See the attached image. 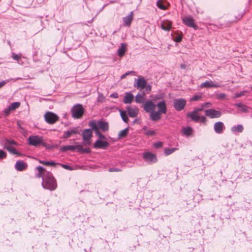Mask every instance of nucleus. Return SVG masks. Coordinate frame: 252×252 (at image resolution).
<instances>
[{"label": "nucleus", "mask_w": 252, "mask_h": 252, "mask_svg": "<svg viewBox=\"0 0 252 252\" xmlns=\"http://www.w3.org/2000/svg\"><path fill=\"white\" fill-rule=\"evenodd\" d=\"M174 40L177 42H180L182 40V35L178 33L176 37H174Z\"/></svg>", "instance_id": "obj_43"}, {"label": "nucleus", "mask_w": 252, "mask_h": 252, "mask_svg": "<svg viewBox=\"0 0 252 252\" xmlns=\"http://www.w3.org/2000/svg\"><path fill=\"white\" fill-rule=\"evenodd\" d=\"M177 150H178V149L176 148L171 149L165 148L164 149V154L166 156H168Z\"/></svg>", "instance_id": "obj_36"}, {"label": "nucleus", "mask_w": 252, "mask_h": 252, "mask_svg": "<svg viewBox=\"0 0 252 252\" xmlns=\"http://www.w3.org/2000/svg\"><path fill=\"white\" fill-rule=\"evenodd\" d=\"M108 171L110 172H121L122 171V170L120 168H110L109 169Z\"/></svg>", "instance_id": "obj_48"}, {"label": "nucleus", "mask_w": 252, "mask_h": 252, "mask_svg": "<svg viewBox=\"0 0 252 252\" xmlns=\"http://www.w3.org/2000/svg\"><path fill=\"white\" fill-rule=\"evenodd\" d=\"M154 146L156 148H160L162 146V143L161 142L159 141L157 143H155L154 144Z\"/></svg>", "instance_id": "obj_49"}, {"label": "nucleus", "mask_w": 252, "mask_h": 252, "mask_svg": "<svg viewBox=\"0 0 252 252\" xmlns=\"http://www.w3.org/2000/svg\"><path fill=\"white\" fill-rule=\"evenodd\" d=\"M120 115L123 121L125 123H127L128 121V118L127 117L126 112L124 111H121Z\"/></svg>", "instance_id": "obj_37"}, {"label": "nucleus", "mask_w": 252, "mask_h": 252, "mask_svg": "<svg viewBox=\"0 0 252 252\" xmlns=\"http://www.w3.org/2000/svg\"><path fill=\"white\" fill-rule=\"evenodd\" d=\"M135 72L134 71H129L125 73V75H128L130 74H134Z\"/></svg>", "instance_id": "obj_62"}, {"label": "nucleus", "mask_w": 252, "mask_h": 252, "mask_svg": "<svg viewBox=\"0 0 252 252\" xmlns=\"http://www.w3.org/2000/svg\"><path fill=\"white\" fill-rule=\"evenodd\" d=\"M78 146H80V149H78V151L79 152L81 153H89L91 152L90 149L89 148H83V146L81 145H78Z\"/></svg>", "instance_id": "obj_38"}, {"label": "nucleus", "mask_w": 252, "mask_h": 252, "mask_svg": "<svg viewBox=\"0 0 252 252\" xmlns=\"http://www.w3.org/2000/svg\"><path fill=\"white\" fill-rule=\"evenodd\" d=\"M126 44L125 43H121V47L118 49V54L120 57H123L126 51Z\"/></svg>", "instance_id": "obj_30"}, {"label": "nucleus", "mask_w": 252, "mask_h": 252, "mask_svg": "<svg viewBox=\"0 0 252 252\" xmlns=\"http://www.w3.org/2000/svg\"><path fill=\"white\" fill-rule=\"evenodd\" d=\"M248 91H242L240 93H236L235 94V95H234V98H238V97H240L241 96L244 95L245 94V93H247Z\"/></svg>", "instance_id": "obj_42"}, {"label": "nucleus", "mask_w": 252, "mask_h": 252, "mask_svg": "<svg viewBox=\"0 0 252 252\" xmlns=\"http://www.w3.org/2000/svg\"><path fill=\"white\" fill-rule=\"evenodd\" d=\"M132 20L133 17H124L123 18L124 25L126 26H129Z\"/></svg>", "instance_id": "obj_33"}, {"label": "nucleus", "mask_w": 252, "mask_h": 252, "mask_svg": "<svg viewBox=\"0 0 252 252\" xmlns=\"http://www.w3.org/2000/svg\"><path fill=\"white\" fill-rule=\"evenodd\" d=\"M157 6L159 9L165 10L169 7V3L166 0H158L157 2Z\"/></svg>", "instance_id": "obj_19"}, {"label": "nucleus", "mask_w": 252, "mask_h": 252, "mask_svg": "<svg viewBox=\"0 0 252 252\" xmlns=\"http://www.w3.org/2000/svg\"><path fill=\"white\" fill-rule=\"evenodd\" d=\"M45 121L49 124H55L57 122L59 118L55 114L51 112H47L44 115Z\"/></svg>", "instance_id": "obj_4"}, {"label": "nucleus", "mask_w": 252, "mask_h": 252, "mask_svg": "<svg viewBox=\"0 0 252 252\" xmlns=\"http://www.w3.org/2000/svg\"><path fill=\"white\" fill-rule=\"evenodd\" d=\"M9 80L7 81H2L1 82H0V88L3 87L4 85L6 84L7 82H8Z\"/></svg>", "instance_id": "obj_61"}, {"label": "nucleus", "mask_w": 252, "mask_h": 252, "mask_svg": "<svg viewBox=\"0 0 252 252\" xmlns=\"http://www.w3.org/2000/svg\"><path fill=\"white\" fill-rule=\"evenodd\" d=\"M36 169L38 171V173L36 175V177L39 178L42 177V180H43V177L45 176L46 173L47 172H49V171H47L45 168L40 166H37Z\"/></svg>", "instance_id": "obj_22"}, {"label": "nucleus", "mask_w": 252, "mask_h": 252, "mask_svg": "<svg viewBox=\"0 0 252 252\" xmlns=\"http://www.w3.org/2000/svg\"><path fill=\"white\" fill-rule=\"evenodd\" d=\"M234 106L239 108L242 112L247 113L248 112V107L242 103H235Z\"/></svg>", "instance_id": "obj_31"}, {"label": "nucleus", "mask_w": 252, "mask_h": 252, "mask_svg": "<svg viewBox=\"0 0 252 252\" xmlns=\"http://www.w3.org/2000/svg\"><path fill=\"white\" fill-rule=\"evenodd\" d=\"M164 94L163 93H160L155 95L152 94L150 95V97L153 101H157L158 100L163 99L164 97Z\"/></svg>", "instance_id": "obj_32"}, {"label": "nucleus", "mask_w": 252, "mask_h": 252, "mask_svg": "<svg viewBox=\"0 0 252 252\" xmlns=\"http://www.w3.org/2000/svg\"><path fill=\"white\" fill-rule=\"evenodd\" d=\"M156 106L158 108V112L161 114H165L166 113L167 108L165 100H162V101L158 102Z\"/></svg>", "instance_id": "obj_15"}, {"label": "nucleus", "mask_w": 252, "mask_h": 252, "mask_svg": "<svg viewBox=\"0 0 252 252\" xmlns=\"http://www.w3.org/2000/svg\"><path fill=\"white\" fill-rule=\"evenodd\" d=\"M46 163H47V165H50V166H55L57 164L53 161H47V162Z\"/></svg>", "instance_id": "obj_56"}, {"label": "nucleus", "mask_w": 252, "mask_h": 252, "mask_svg": "<svg viewBox=\"0 0 252 252\" xmlns=\"http://www.w3.org/2000/svg\"><path fill=\"white\" fill-rule=\"evenodd\" d=\"M105 97L102 94H99L98 97V101L102 102Z\"/></svg>", "instance_id": "obj_53"}, {"label": "nucleus", "mask_w": 252, "mask_h": 252, "mask_svg": "<svg viewBox=\"0 0 252 252\" xmlns=\"http://www.w3.org/2000/svg\"><path fill=\"white\" fill-rule=\"evenodd\" d=\"M126 110L127 111L128 115L132 118L136 117L139 112V110L137 107H131L130 106H127Z\"/></svg>", "instance_id": "obj_18"}, {"label": "nucleus", "mask_w": 252, "mask_h": 252, "mask_svg": "<svg viewBox=\"0 0 252 252\" xmlns=\"http://www.w3.org/2000/svg\"><path fill=\"white\" fill-rule=\"evenodd\" d=\"M98 139H100L101 140H105L106 139V137L105 136L103 135V134H101L99 137H98Z\"/></svg>", "instance_id": "obj_63"}, {"label": "nucleus", "mask_w": 252, "mask_h": 252, "mask_svg": "<svg viewBox=\"0 0 252 252\" xmlns=\"http://www.w3.org/2000/svg\"><path fill=\"white\" fill-rule=\"evenodd\" d=\"M143 157L145 161L148 162L155 163L157 161V158L156 155L150 152L145 153L143 154Z\"/></svg>", "instance_id": "obj_12"}, {"label": "nucleus", "mask_w": 252, "mask_h": 252, "mask_svg": "<svg viewBox=\"0 0 252 252\" xmlns=\"http://www.w3.org/2000/svg\"><path fill=\"white\" fill-rule=\"evenodd\" d=\"M160 27L164 31H169L172 28V22L168 20H163L161 22Z\"/></svg>", "instance_id": "obj_21"}, {"label": "nucleus", "mask_w": 252, "mask_h": 252, "mask_svg": "<svg viewBox=\"0 0 252 252\" xmlns=\"http://www.w3.org/2000/svg\"><path fill=\"white\" fill-rule=\"evenodd\" d=\"M95 134L98 136V137L101 134V133L100 132L98 128L97 129L94 130Z\"/></svg>", "instance_id": "obj_60"}, {"label": "nucleus", "mask_w": 252, "mask_h": 252, "mask_svg": "<svg viewBox=\"0 0 252 252\" xmlns=\"http://www.w3.org/2000/svg\"><path fill=\"white\" fill-rule=\"evenodd\" d=\"M27 164L23 160H18L15 165V169L19 171H22L27 169Z\"/></svg>", "instance_id": "obj_17"}, {"label": "nucleus", "mask_w": 252, "mask_h": 252, "mask_svg": "<svg viewBox=\"0 0 252 252\" xmlns=\"http://www.w3.org/2000/svg\"><path fill=\"white\" fill-rule=\"evenodd\" d=\"M89 126L93 130H95L98 128L97 123H96L95 120L90 121L89 123Z\"/></svg>", "instance_id": "obj_35"}, {"label": "nucleus", "mask_w": 252, "mask_h": 252, "mask_svg": "<svg viewBox=\"0 0 252 252\" xmlns=\"http://www.w3.org/2000/svg\"><path fill=\"white\" fill-rule=\"evenodd\" d=\"M128 128H126L122 130H121L119 133V136L120 137H126L128 133Z\"/></svg>", "instance_id": "obj_39"}, {"label": "nucleus", "mask_w": 252, "mask_h": 252, "mask_svg": "<svg viewBox=\"0 0 252 252\" xmlns=\"http://www.w3.org/2000/svg\"><path fill=\"white\" fill-rule=\"evenodd\" d=\"M95 134L98 136V137L101 134V133L100 132L98 128L97 129L94 130Z\"/></svg>", "instance_id": "obj_58"}, {"label": "nucleus", "mask_w": 252, "mask_h": 252, "mask_svg": "<svg viewBox=\"0 0 252 252\" xmlns=\"http://www.w3.org/2000/svg\"><path fill=\"white\" fill-rule=\"evenodd\" d=\"M79 133L80 130L78 127L71 128L69 130L63 132V138H67L73 134H77Z\"/></svg>", "instance_id": "obj_9"}, {"label": "nucleus", "mask_w": 252, "mask_h": 252, "mask_svg": "<svg viewBox=\"0 0 252 252\" xmlns=\"http://www.w3.org/2000/svg\"><path fill=\"white\" fill-rule=\"evenodd\" d=\"M95 134L98 136V137L101 134V133L100 132L98 128L97 129L94 130Z\"/></svg>", "instance_id": "obj_59"}, {"label": "nucleus", "mask_w": 252, "mask_h": 252, "mask_svg": "<svg viewBox=\"0 0 252 252\" xmlns=\"http://www.w3.org/2000/svg\"><path fill=\"white\" fill-rule=\"evenodd\" d=\"M199 121L203 123L204 124H206V118L205 116H201V117H200Z\"/></svg>", "instance_id": "obj_51"}, {"label": "nucleus", "mask_w": 252, "mask_h": 252, "mask_svg": "<svg viewBox=\"0 0 252 252\" xmlns=\"http://www.w3.org/2000/svg\"><path fill=\"white\" fill-rule=\"evenodd\" d=\"M244 129L243 126L242 125H238L237 126H234L232 127V131L233 132L238 131L239 132H242Z\"/></svg>", "instance_id": "obj_34"}, {"label": "nucleus", "mask_w": 252, "mask_h": 252, "mask_svg": "<svg viewBox=\"0 0 252 252\" xmlns=\"http://www.w3.org/2000/svg\"><path fill=\"white\" fill-rule=\"evenodd\" d=\"M42 187L50 190H54L57 187L56 179L53 177L51 172H47L43 177L42 182Z\"/></svg>", "instance_id": "obj_1"}, {"label": "nucleus", "mask_w": 252, "mask_h": 252, "mask_svg": "<svg viewBox=\"0 0 252 252\" xmlns=\"http://www.w3.org/2000/svg\"><path fill=\"white\" fill-rule=\"evenodd\" d=\"M61 165L64 168V169H67V170H70L71 169V167L67 165H66V164H61Z\"/></svg>", "instance_id": "obj_57"}, {"label": "nucleus", "mask_w": 252, "mask_h": 252, "mask_svg": "<svg viewBox=\"0 0 252 252\" xmlns=\"http://www.w3.org/2000/svg\"><path fill=\"white\" fill-rule=\"evenodd\" d=\"M221 86L219 84H215L212 81H206L200 84L201 88H219Z\"/></svg>", "instance_id": "obj_14"}, {"label": "nucleus", "mask_w": 252, "mask_h": 252, "mask_svg": "<svg viewBox=\"0 0 252 252\" xmlns=\"http://www.w3.org/2000/svg\"><path fill=\"white\" fill-rule=\"evenodd\" d=\"M226 95L223 93H220L217 94V97L219 99H224Z\"/></svg>", "instance_id": "obj_50"}, {"label": "nucleus", "mask_w": 252, "mask_h": 252, "mask_svg": "<svg viewBox=\"0 0 252 252\" xmlns=\"http://www.w3.org/2000/svg\"><path fill=\"white\" fill-rule=\"evenodd\" d=\"M214 127V130L217 133L220 134L222 133L224 126L222 122H218L215 123Z\"/></svg>", "instance_id": "obj_20"}, {"label": "nucleus", "mask_w": 252, "mask_h": 252, "mask_svg": "<svg viewBox=\"0 0 252 252\" xmlns=\"http://www.w3.org/2000/svg\"><path fill=\"white\" fill-rule=\"evenodd\" d=\"M146 91H147V93L149 94L151 91V86L150 85L146 86L145 87Z\"/></svg>", "instance_id": "obj_54"}, {"label": "nucleus", "mask_w": 252, "mask_h": 252, "mask_svg": "<svg viewBox=\"0 0 252 252\" xmlns=\"http://www.w3.org/2000/svg\"><path fill=\"white\" fill-rule=\"evenodd\" d=\"M208 104V103H205V104H204L202 105V107H201V108H195V109L193 110V111H194V112H196V113H198V114H199V113L200 111H202V110H203V107L205 106V105L206 104Z\"/></svg>", "instance_id": "obj_47"}, {"label": "nucleus", "mask_w": 252, "mask_h": 252, "mask_svg": "<svg viewBox=\"0 0 252 252\" xmlns=\"http://www.w3.org/2000/svg\"><path fill=\"white\" fill-rule=\"evenodd\" d=\"M156 105L152 100L147 101L143 106L144 110L147 113H151L155 110Z\"/></svg>", "instance_id": "obj_11"}, {"label": "nucleus", "mask_w": 252, "mask_h": 252, "mask_svg": "<svg viewBox=\"0 0 252 252\" xmlns=\"http://www.w3.org/2000/svg\"><path fill=\"white\" fill-rule=\"evenodd\" d=\"M109 143L106 141H103L100 139H97L94 144V147L95 149H106Z\"/></svg>", "instance_id": "obj_13"}, {"label": "nucleus", "mask_w": 252, "mask_h": 252, "mask_svg": "<svg viewBox=\"0 0 252 252\" xmlns=\"http://www.w3.org/2000/svg\"><path fill=\"white\" fill-rule=\"evenodd\" d=\"M186 105V100L184 98L175 99L173 102V106L178 111L182 110Z\"/></svg>", "instance_id": "obj_7"}, {"label": "nucleus", "mask_w": 252, "mask_h": 252, "mask_svg": "<svg viewBox=\"0 0 252 252\" xmlns=\"http://www.w3.org/2000/svg\"><path fill=\"white\" fill-rule=\"evenodd\" d=\"M182 20L184 24L187 26L192 28L194 30L197 29V26L195 25L194 20L191 17H183Z\"/></svg>", "instance_id": "obj_10"}, {"label": "nucleus", "mask_w": 252, "mask_h": 252, "mask_svg": "<svg viewBox=\"0 0 252 252\" xmlns=\"http://www.w3.org/2000/svg\"><path fill=\"white\" fill-rule=\"evenodd\" d=\"M28 140L29 144L32 146L45 145V143L43 142L42 138L38 136H31L29 137Z\"/></svg>", "instance_id": "obj_6"}, {"label": "nucleus", "mask_w": 252, "mask_h": 252, "mask_svg": "<svg viewBox=\"0 0 252 252\" xmlns=\"http://www.w3.org/2000/svg\"><path fill=\"white\" fill-rule=\"evenodd\" d=\"M118 96H119V95L117 93H114L112 94L110 96V97H112V98H117L118 97Z\"/></svg>", "instance_id": "obj_55"}, {"label": "nucleus", "mask_w": 252, "mask_h": 252, "mask_svg": "<svg viewBox=\"0 0 252 252\" xmlns=\"http://www.w3.org/2000/svg\"><path fill=\"white\" fill-rule=\"evenodd\" d=\"M161 113L159 112L153 111L150 113V118L152 121H157L160 119Z\"/></svg>", "instance_id": "obj_25"}, {"label": "nucleus", "mask_w": 252, "mask_h": 252, "mask_svg": "<svg viewBox=\"0 0 252 252\" xmlns=\"http://www.w3.org/2000/svg\"><path fill=\"white\" fill-rule=\"evenodd\" d=\"M17 145V142L14 140L6 139L5 141V144L3 148L4 149L7 150L11 154L20 156V154L19 153V152L17 151L14 147L12 146L13 145Z\"/></svg>", "instance_id": "obj_3"}, {"label": "nucleus", "mask_w": 252, "mask_h": 252, "mask_svg": "<svg viewBox=\"0 0 252 252\" xmlns=\"http://www.w3.org/2000/svg\"><path fill=\"white\" fill-rule=\"evenodd\" d=\"M193 129L190 126L183 127L182 129V134L186 137L191 136L193 134Z\"/></svg>", "instance_id": "obj_28"}, {"label": "nucleus", "mask_w": 252, "mask_h": 252, "mask_svg": "<svg viewBox=\"0 0 252 252\" xmlns=\"http://www.w3.org/2000/svg\"><path fill=\"white\" fill-rule=\"evenodd\" d=\"M133 95L131 93H126L123 99V102L125 104H130L133 101Z\"/></svg>", "instance_id": "obj_24"}, {"label": "nucleus", "mask_w": 252, "mask_h": 252, "mask_svg": "<svg viewBox=\"0 0 252 252\" xmlns=\"http://www.w3.org/2000/svg\"><path fill=\"white\" fill-rule=\"evenodd\" d=\"M98 127L102 129L104 132L108 130V124L107 122L98 121L97 122Z\"/></svg>", "instance_id": "obj_29"}, {"label": "nucleus", "mask_w": 252, "mask_h": 252, "mask_svg": "<svg viewBox=\"0 0 252 252\" xmlns=\"http://www.w3.org/2000/svg\"><path fill=\"white\" fill-rule=\"evenodd\" d=\"M12 110H14L16 109L19 108L20 106V103L19 102H15L12 103L11 105H9Z\"/></svg>", "instance_id": "obj_40"}, {"label": "nucleus", "mask_w": 252, "mask_h": 252, "mask_svg": "<svg viewBox=\"0 0 252 252\" xmlns=\"http://www.w3.org/2000/svg\"><path fill=\"white\" fill-rule=\"evenodd\" d=\"M12 111V109H11V108L10 107V106H9L7 108H6L4 110V112L5 113V115L6 116H7L11 112V111Z\"/></svg>", "instance_id": "obj_46"}, {"label": "nucleus", "mask_w": 252, "mask_h": 252, "mask_svg": "<svg viewBox=\"0 0 252 252\" xmlns=\"http://www.w3.org/2000/svg\"><path fill=\"white\" fill-rule=\"evenodd\" d=\"M187 117L189 118L191 121L198 122H199L200 116L198 113H196L194 111L187 113Z\"/></svg>", "instance_id": "obj_23"}, {"label": "nucleus", "mask_w": 252, "mask_h": 252, "mask_svg": "<svg viewBox=\"0 0 252 252\" xmlns=\"http://www.w3.org/2000/svg\"><path fill=\"white\" fill-rule=\"evenodd\" d=\"M205 114L211 119L219 118L221 115L220 111L213 109L205 110Z\"/></svg>", "instance_id": "obj_8"}, {"label": "nucleus", "mask_w": 252, "mask_h": 252, "mask_svg": "<svg viewBox=\"0 0 252 252\" xmlns=\"http://www.w3.org/2000/svg\"><path fill=\"white\" fill-rule=\"evenodd\" d=\"M146 135L148 136H152L156 134V132L152 130H147L145 133Z\"/></svg>", "instance_id": "obj_45"}, {"label": "nucleus", "mask_w": 252, "mask_h": 252, "mask_svg": "<svg viewBox=\"0 0 252 252\" xmlns=\"http://www.w3.org/2000/svg\"><path fill=\"white\" fill-rule=\"evenodd\" d=\"M201 98V96L200 95L195 94L191 98V101H197L200 99Z\"/></svg>", "instance_id": "obj_44"}, {"label": "nucleus", "mask_w": 252, "mask_h": 252, "mask_svg": "<svg viewBox=\"0 0 252 252\" xmlns=\"http://www.w3.org/2000/svg\"><path fill=\"white\" fill-rule=\"evenodd\" d=\"M145 92L142 93H138L135 96V100L137 103H143L145 102Z\"/></svg>", "instance_id": "obj_27"}, {"label": "nucleus", "mask_w": 252, "mask_h": 252, "mask_svg": "<svg viewBox=\"0 0 252 252\" xmlns=\"http://www.w3.org/2000/svg\"><path fill=\"white\" fill-rule=\"evenodd\" d=\"M81 147L78 146V145H66L62 147L61 150L63 152H65L66 151H74L75 150H77L78 151V149H80Z\"/></svg>", "instance_id": "obj_26"}, {"label": "nucleus", "mask_w": 252, "mask_h": 252, "mask_svg": "<svg viewBox=\"0 0 252 252\" xmlns=\"http://www.w3.org/2000/svg\"><path fill=\"white\" fill-rule=\"evenodd\" d=\"M39 162L44 165H47V161L39 160Z\"/></svg>", "instance_id": "obj_64"}, {"label": "nucleus", "mask_w": 252, "mask_h": 252, "mask_svg": "<svg viewBox=\"0 0 252 252\" xmlns=\"http://www.w3.org/2000/svg\"><path fill=\"white\" fill-rule=\"evenodd\" d=\"M7 157V154L3 150L0 149V160L5 158Z\"/></svg>", "instance_id": "obj_41"}, {"label": "nucleus", "mask_w": 252, "mask_h": 252, "mask_svg": "<svg viewBox=\"0 0 252 252\" xmlns=\"http://www.w3.org/2000/svg\"><path fill=\"white\" fill-rule=\"evenodd\" d=\"M12 58H13V59L18 61V60L20 59V56H19V55H18L17 54L13 53L12 55Z\"/></svg>", "instance_id": "obj_52"}, {"label": "nucleus", "mask_w": 252, "mask_h": 252, "mask_svg": "<svg viewBox=\"0 0 252 252\" xmlns=\"http://www.w3.org/2000/svg\"><path fill=\"white\" fill-rule=\"evenodd\" d=\"M136 80V79H135ZM146 84V81L142 77L137 80L136 83L134 84V86L138 89L142 90L145 88Z\"/></svg>", "instance_id": "obj_16"}, {"label": "nucleus", "mask_w": 252, "mask_h": 252, "mask_svg": "<svg viewBox=\"0 0 252 252\" xmlns=\"http://www.w3.org/2000/svg\"><path fill=\"white\" fill-rule=\"evenodd\" d=\"M72 116L75 119H80L84 113V109L80 104L74 105L71 110Z\"/></svg>", "instance_id": "obj_2"}, {"label": "nucleus", "mask_w": 252, "mask_h": 252, "mask_svg": "<svg viewBox=\"0 0 252 252\" xmlns=\"http://www.w3.org/2000/svg\"><path fill=\"white\" fill-rule=\"evenodd\" d=\"M82 135L84 145H90L91 144V138L93 136L91 129H84L82 132Z\"/></svg>", "instance_id": "obj_5"}]
</instances>
